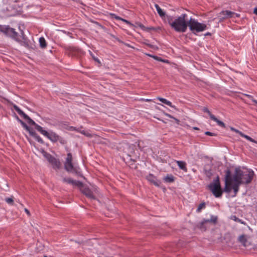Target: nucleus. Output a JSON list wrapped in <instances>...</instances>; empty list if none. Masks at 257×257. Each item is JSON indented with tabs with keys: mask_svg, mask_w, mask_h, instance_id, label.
<instances>
[{
	"mask_svg": "<svg viewBox=\"0 0 257 257\" xmlns=\"http://www.w3.org/2000/svg\"><path fill=\"white\" fill-rule=\"evenodd\" d=\"M4 4H10L11 3L8 2V1H7H7L4 0Z\"/></svg>",
	"mask_w": 257,
	"mask_h": 257,
	"instance_id": "nucleus-51",
	"label": "nucleus"
},
{
	"mask_svg": "<svg viewBox=\"0 0 257 257\" xmlns=\"http://www.w3.org/2000/svg\"><path fill=\"white\" fill-rule=\"evenodd\" d=\"M14 109L20 114L22 116L24 119L27 120L28 123L30 125L35 126V128L40 132L42 135L47 138L49 140L53 143L59 141L62 144H65L66 141L62 137L59 136L56 133L51 131L47 132L43 129V128L37 124L33 119H32L28 115L25 114L19 107L14 104L13 105Z\"/></svg>",
	"mask_w": 257,
	"mask_h": 257,
	"instance_id": "nucleus-1",
	"label": "nucleus"
},
{
	"mask_svg": "<svg viewBox=\"0 0 257 257\" xmlns=\"http://www.w3.org/2000/svg\"><path fill=\"white\" fill-rule=\"evenodd\" d=\"M27 131H29L30 127L28 126L25 122L22 125Z\"/></svg>",
	"mask_w": 257,
	"mask_h": 257,
	"instance_id": "nucleus-40",
	"label": "nucleus"
},
{
	"mask_svg": "<svg viewBox=\"0 0 257 257\" xmlns=\"http://www.w3.org/2000/svg\"><path fill=\"white\" fill-rule=\"evenodd\" d=\"M208 189L212 193L213 195L216 197H220L223 193L219 181V177L217 176L216 179L207 186Z\"/></svg>",
	"mask_w": 257,
	"mask_h": 257,
	"instance_id": "nucleus-4",
	"label": "nucleus"
},
{
	"mask_svg": "<svg viewBox=\"0 0 257 257\" xmlns=\"http://www.w3.org/2000/svg\"><path fill=\"white\" fill-rule=\"evenodd\" d=\"M94 59L95 61H97V62H100L98 60V59L97 58H94Z\"/></svg>",
	"mask_w": 257,
	"mask_h": 257,
	"instance_id": "nucleus-55",
	"label": "nucleus"
},
{
	"mask_svg": "<svg viewBox=\"0 0 257 257\" xmlns=\"http://www.w3.org/2000/svg\"><path fill=\"white\" fill-rule=\"evenodd\" d=\"M138 26L140 27L142 29L145 30L146 29V27H145L143 24L141 23H137Z\"/></svg>",
	"mask_w": 257,
	"mask_h": 257,
	"instance_id": "nucleus-37",
	"label": "nucleus"
},
{
	"mask_svg": "<svg viewBox=\"0 0 257 257\" xmlns=\"http://www.w3.org/2000/svg\"><path fill=\"white\" fill-rule=\"evenodd\" d=\"M155 29L154 27H149L146 28L145 30L149 31V30H154Z\"/></svg>",
	"mask_w": 257,
	"mask_h": 257,
	"instance_id": "nucleus-44",
	"label": "nucleus"
},
{
	"mask_svg": "<svg viewBox=\"0 0 257 257\" xmlns=\"http://www.w3.org/2000/svg\"><path fill=\"white\" fill-rule=\"evenodd\" d=\"M253 176L254 172L252 171L244 172L241 170L240 176L241 184L250 183L253 179Z\"/></svg>",
	"mask_w": 257,
	"mask_h": 257,
	"instance_id": "nucleus-9",
	"label": "nucleus"
},
{
	"mask_svg": "<svg viewBox=\"0 0 257 257\" xmlns=\"http://www.w3.org/2000/svg\"><path fill=\"white\" fill-rule=\"evenodd\" d=\"M125 149H130V152H125V153H126V155L128 157H130L131 156V154L133 152V146H131L128 145H125Z\"/></svg>",
	"mask_w": 257,
	"mask_h": 257,
	"instance_id": "nucleus-27",
	"label": "nucleus"
},
{
	"mask_svg": "<svg viewBox=\"0 0 257 257\" xmlns=\"http://www.w3.org/2000/svg\"><path fill=\"white\" fill-rule=\"evenodd\" d=\"M115 40H116V41H117L118 42L120 43L124 44H125L126 46H128V47H130V46L128 44H125L124 42H123L122 41H121L119 38H117V37H116V38H115Z\"/></svg>",
	"mask_w": 257,
	"mask_h": 257,
	"instance_id": "nucleus-38",
	"label": "nucleus"
},
{
	"mask_svg": "<svg viewBox=\"0 0 257 257\" xmlns=\"http://www.w3.org/2000/svg\"><path fill=\"white\" fill-rule=\"evenodd\" d=\"M146 101L147 102H149V101H151V99H146Z\"/></svg>",
	"mask_w": 257,
	"mask_h": 257,
	"instance_id": "nucleus-59",
	"label": "nucleus"
},
{
	"mask_svg": "<svg viewBox=\"0 0 257 257\" xmlns=\"http://www.w3.org/2000/svg\"><path fill=\"white\" fill-rule=\"evenodd\" d=\"M64 167L65 170L69 172H73L77 175L79 174V172L75 168L72 164V156L71 153L67 154V158L64 164Z\"/></svg>",
	"mask_w": 257,
	"mask_h": 257,
	"instance_id": "nucleus-7",
	"label": "nucleus"
},
{
	"mask_svg": "<svg viewBox=\"0 0 257 257\" xmlns=\"http://www.w3.org/2000/svg\"><path fill=\"white\" fill-rule=\"evenodd\" d=\"M100 26L102 29H103V28H104V27H103L102 26L100 25Z\"/></svg>",
	"mask_w": 257,
	"mask_h": 257,
	"instance_id": "nucleus-62",
	"label": "nucleus"
},
{
	"mask_svg": "<svg viewBox=\"0 0 257 257\" xmlns=\"http://www.w3.org/2000/svg\"><path fill=\"white\" fill-rule=\"evenodd\" d=\"M205 134L206 135H207V136H216V135L214 133H212L211 132H206L205 133Z\"/></svg>",
	"mask_w": 257,
	"mask_h": 257,
	"instance_id": "nucleus-36",
	"label": "nucleus"
},
{
	"mask_svg": "<svg viewBox=\"0 0 257 257\" xmlns=\"http://www.w3.org/2000/svg\"><path fill=\"white\" fill-rule=\"evenodd\" d=\"M155 7L159 16L163 18L165 16V13L160 8L158 5L155 4Z\"/></svg>",
	"mask_w": 257,
	"mask_h": 257,
	"instance_id": "nucleus-21",
	"label": "nucleus"
},
{
	"mask_svg": "<svg viewBox=\"0 0 257 257\" xmlns=\"http://www.w3.org/2000/svg\"><path fill=\"white\" fill-rule=\"evenodd\" d=\"M205 222L208 223L211 222L213 224H216L217 220V217L215 216H211L210 219H205Z\"/></svg>",
	"mask_w": 257,
	"mask_h": 257,
	"instance_id": "nucleus-24",
	"label": "nucleus"
},
{
	"mask_svg": "<svg viewBox=\"0 0 257 257\" xmlns=\"http://www.w3.org/2000/svg\"><path fill=\"white\" fill-rule=\"evenodd\" d=\"M173 119L175 120V122H176L178 124H179V123H180V120H179L178 119H177V118H175V117H174V118H173Z\"/></svg>",
	"mask_w": 257,
	"mask_h": 257,
	"instance_id": "nucleus-46",
	"label": "nucleus"
},
{
	"mask_svg": "<svg viewBox=\"0 0 257 257\" xmlns=\"http://www.w3.org/2000/svg\"><path fill=\"white\" fill-rule=\"evenodd\" d=\"M80 132L83 135H85V136L91 138L92 137L93 135H91L90 133L85 132V131L83 130L82 131H80Z\"/></svg>",
	"mask_w": 257,
	"mask_h": 257,
	"instance_id": "nucleus-31",
	"label": "nucleus"
},
{
	"mask_svg": "<svg viewBox=\"0 0 257 257\" xmlns=\"http://www.w3.org/2000/svg\"><path fill=\"white\" fill-rule=\"evenodd\" d=\"M164 180L166 182L172 183L174 181V177L172 175H168L164 178Z\"/></svg>",
	"mask_w": 257,
	"mask_h": 257,
	"instance_id": "nucleus-23",
	"label": "nucleus"
},
{
	"mask_svg": "<svg viewBox=\"0 0 257 257\" xmlns=\"http://www.w3.org/2000/svg\"><path fill=\"white\" fill-rule=\"evenodd\" d=\"M205 207V203L204 202H202V203H200L199 205V206H198V208L197 209V211L198 212H200L202 208H204Z\"/></svg>",
	"mask_w": 257,
	"mask_h": 257,
	"instance_id": "nucleus-30",
	"label": "nucleus"
},
{
	"mask_svg": "<svg viewBox=\"0 0 257 257\" xmlns=\"http://www.w3.org/2000/svg\"><path fill=\"white\" fill-rule=\"evenodd\" d=\"M190 30L194 32L196 31L197 32H202L207 28V26L205 24L200 23L198 22L194 19L191 18L188 21V26Z\"/></svg>",
	"mask_w": 257,
	"mask_h": 257,
	"instance_id": "nucleus-5",
	"label": "nucleus"
},
{
	"mask_svg": "<svg viewBox=\"0 0 257 257\" xmlns=\"http://www.w3.org/2000/svg\"><path fill=\"white\" fill-rule=\"evenodd\" d=\"M161 62H163L164 63H169V61L168 60H166V59H162V61H161Z\"/></svg>",
	"mask_w": 257,
	"mask_h": 257,
	"instance_id": "nucleus-50",
	"label": "nucleus"
},
{
	"mask_svg": "<svg viewBox=\"0 0 257 257\" xmlns=\"http://www.w3.org/2000/svg\"><path fill=\"white\" fill-rule=\"evenodd\" d=\"M63 182H67L69 184H72L73 185L78 186V187H82L83 186V183L79 181H75L72 180L70 178H64L63 179Z\"/></svg>",
	"mask_w": 257,
	"mask_h": 257,
	"instance_id": "nucleus-11",
	"label": "nucleus"
},
{
	"mask_svg": "<svg viewBox=\"0 0 257 257\" xmlns=\"http://www.w3.org/2000/svg\"><path fill=\"white\" fill-rule=\"evenodd\" d=\"M204 174L209 179H210L212 175V171L211 169L207 170L206 169H204Z\"/></svg>",
	"mask_w": 257,
	"mask_h": 257,
	"instance_id": "nucleus-28",
	"label": "nucleus"
},
{
	"mask_svg": "<svg viewBox=\"0 0 257 257\" xmlns=\"http://www.w3.org/2000/svg\"><path fill=\"white\" fill-rule=\"evenodd\" d=\"M211 34L210 33H207L205 35V36H207V35H210Z\"/></svg>",
	"mask_w": 257,
	"mask_h": 257,
	"instance_id": "nucleus-58",
	"label": "nucleus"
},
{
	"mask_svg": "<svg viewBox=\"0 0 257 257\" xmlns=\"http://www.w3.org/2000/svg\"><path fill=\"white\" fill-rule=\"evenodd\" d=\"M27 131L29 133L30 135L33 137H34L37 134L33 129L31 128L30 127L29 131Z\"/></svg>",
	"mask_w": 257,
	"mask_h": 257,
	"instance_id": "nucleus-34",
	"label": "nucleus"
},
{
	"mask_svg": "<svg viewBox=\"0 0 257 257\" xmlns=\"http://www.w3.org/2000/svg\"><path fill=\"white\" fill-rule=\"evenodd\" d=\"M67 50L69 51L70 52H74L75 51L76 49L74 48L73 47H69L67 48Z\"/></svg>",
	"mask_w": 257,
	"mask_h": 257,
	"instance_id": "nucleus-42",
	"label": "nucleus"
},
{
	"mask_svg": "<svg viewBox=\"0 0 257 257\" xmlns=\"http://www.w3.org/2000/svg\"><path fill=\"white\" fill-rule=\"evenodd\" d=\"M110 17L112 18H114L116 20H120L122 22H124V23H125L127 25H129L130 26H133V24H132L130 21L125 20V19H124L123 18H121V17H119V16H116L115 14H112V13H110Z\"/></svg>",
	"mask_w": 257,
	"mask_h": 257,
	"instance_id": "nucleus-15",
	"label": "nucleus"
},
{
	"mask_svg": "<svg viewBox=\"0 0 257 257\" xmlns=\"http://www.w3.org/2000/svg\"><path fill=\"white\" fill-rule=\"evenodd\" d=\"M240 136L245 138L246 140H247L248 141H249L250 142H251L254 143L255 144H257V141H255L254 139H252L250 137H249V136L244 134L243 133H242V134H241Z\"/></svg>",
	"mask_w": 257,
	"mask_h": 257,
	"instance_id": "nucleus-26",
	"label": "nucleus"
},
{
	"mask_svg": "<svg viewBox=\"0 0 257 257\" xmlns=\"http://www.w3.org/2000/svg\"><path fill=\"white\" fill-rule=\"evenodd\" d=\"M241 170L240 168H235L234 174L231 176L232 184H241Z\"/></svg>",
	"mask_w": 257,
	"mask_h": 257,
	"instance_id": "nucleus-10",
	"label": "nucleus"
},
{
	"mask_svg": "<svg viewBox=\"0 0 257 257\" xmlns=\"http://www.w3.org/2000/svg\"><path fill=\"white\" fill-rule=\"evenodd\" d=\"M208 223L205 222V220H203L197 225V227L201 231H205L208 227Z\"/></svg>",
	"mask_w": 257,
	"mask_h": 257,
	"instance_id": "nucleus-16",
	"label": "nucleus"
},
{
	"mask_svg": "<svg viewBox=\"0 0 257 257\" xmlns=\"http://www.w3.org/2000/svg\"><path fill=\"white\" fill-rule=\"evenodd\" d=\"M165 115L166 116H168V117H170V118H173H173H174V117L173 116L171 115V114H170L167 113H165Z\"/></svg>",
	"mask_w": 257,
	"mask_h": 257,
	"instance_id": "nucleus-43",
	"label": "nucleus"
},
{
	"mask_svg": "<svg viewBox=\"0 0 257 257\" xmlns=\"http://www.w3.org/2000/svg\"><path fill=\"white\" fill-rule=\"evenodd\" d=\"M146 179L151 183L153 184L156 186H159L161 184L160 181L157 180L156 177L152 174H149L146 176Z\"/></svg>",
	"mask_w": 257,
	"mask_h": 257,
	"instance_id": "nucleus-12",
	"label": "nucleus"
},
{
	"mask_svg": "<svg viewBox=\"0 0 257 257\" xmlns=\"http://www.w3.org/2000/svg\"><path fill=\"white\" fill-rule=\"evenodd\" d=\"M234 14V12L229 11H222L219 13V16L223 15V16L220 19L221 20L225 19L227 18H231L232 15Z\"/></svg>",
	"mask_w": 257,
	"mask_h": 257,
	"instance_id": "nucleus-14",
	"label": "nucleus"
},
{
	"mask_svg": "<svg viewBox=\"0 0 257 257\" xmlns=\"http://www.w3.org/2000/svg\"><path fill=\"white\" fill-rule=\"evenodd\" d=\"M0 31L22 45H28L27 39L23 31L21 32V35H19L14 28L9 26H0Z\"/></svg>",
	"mask_w": 257,
	"mask_h": 257,
	"instance_id": "nucleus-2",
	"label": "nucleus"
},
{
	"mask_svg": "<svg viewBox=\"0 0 257 257\" xmlns=\"http://www.w3.org/2000/svg\"><path fill=\"white\" fill-rule=\"evenodd\" d=\"M157 99L160 100L162 103L176 109V106L175 105H173L172 104V102H170V101H168V100H167L164 98L160 97H157Z\"/></svg>",
	"mask_w": 257,
	"mask_h": 257,
	"instance_id": "nucleus-17",
	"label": "nucleus"
},
{
	"mask_svg": "<svg viewBox=\"0 0 257 257\" xmlns=\"http://www.w3.org/2000/svg\"><path fill=\"white\" fill-rule=\"evenodd\" d=\"M211 119L215 121L219 126L224 128L225 127V123L222 121L218 119L214 115L211 116Z\"/></svg>",
	"mask_w": 257,
	"mask_h": 257,
	"instance_id": "nucleus-20",
	"label": "nucleus"
},
{
	"mask_svg": "<svg viewBox=\"0 0 257 257\" xmlns=\"http://www.w3.org/2000/svg\"><path fill=\"white\" fill-rule=\"evenodd\" d=\"M146 55L149 56H150V57H152V56H154V55H151V54H147Z\"/></svg>",
	"mask_w": 257,
	"mask_h": 257,
	"instance_id": "nucleus-56",
	"label": "nucleus"
},
{
	"mask_svg": "<svg viewBox=\"0 0 257 257\" xmlns=\"http://www.w3.org/2000/svg\"><path fill=\"white\" fill-rule=\"evenodd\" d=\"M17 119L21 123V124L22 125L24 122L23 121H22V120H21L19 117L18 116H17Z\"/></svg>",
	"mask_w": 257,
	"mask_h": 257,
	"instance_id": "nucleus-47",
	"label": "nucleus"
},
{
	"mask_svg": "<svg viewBox=\"0 0 257 257\" xmlns=\"http://www.w3.org/2000/svg\"><path fill=\"white\" fill-rule=\"evenodd\" d=\"M176 163L180 169L183 170L184 172H187V168L186 167V163L182 161H176Z\"/></svg>",
	"mask_w": 257,
	"mask_h": 257,
	"instance_id": "nucleus-18",
	"label": "nucleus"
},
{
	"mask_svg": "<svg viewBox=\"0 0 257 257\" xmlns=\"http://www.w3.org/2000/svg\"><path fill=\"white\" fill-rule=\"evenodd\" d=\"M109 35H110V36L111 37H112V38H114L115 39V38H116L114 35H112V34H110Z\"/></svg>",
	"mask_w": 257,
	"mask_h": 257,
	"instance_id": "nucleus-53",
	"label": "nucleus"
},
{
	"mask_svg": "<svg viewBox=\"0 0 257 257\" xmlns=\"http://www.w3.org/2000/svg\"><path fill=\"white\" fill-rule=\"evenodd\" d=\"M253 13L257 16V7L254 9Z\"/></svg>",
	"mask_w": 257,
	"mask_h": 257,
	"instance_id": "nucleus-49",
	"label": "nucleus"
},
{
	"mask_svg": "<svg viewBox=\"0 0 257 257\" xmlns=\"http://www.w3.org/2000/svg\"><path fill=\"white\" fill-rule=\"evenodd\" d=\"M193 128L195 130H199V128L197 127H193Z\"/></svg>",
	"mask_w": 257,
	"mask_h": 257,
	"instance_id": "nucleus-54",
	"label": "nucleus"
},
{
	"mask_svg": "<svg viewBox=\"0 0 257 257\" xmlns=\"http://www.w3.org/2000/svg\"><path fill=\"white\" fill-rule=\"evenodd\" d=\"M25 211L29 216L30 215V211H29V210L28 209L25 208Z\"/></svg>",
	"mask_w": 257,
	"mask_h": 257,
	"instance_id": "nucleus-45",
	"label": "nucleus"
},
{
	"mask_svg": "<svg viewBox=\"0 0 257 257\" xmlns=\"http://www.w3.org/2000/svg\"><path fill=\"white\" fill-rule=\"evenodd\" d=\"M241 184H232V189L233 190L234 192V195L235 196L239 190V187Z\"/></svg>",
	"mask_w": 257,
	"mask_h": 257,
	"instance_id": "nucleus-25",
	"label": "nucleus"
},
{
	"mask_svg": "<svg viewBox=\"0 0 257 257\" xmlns=\"http://www.w3.org/2000/svg\"><path fill=\"white\" fill-rule=\"evenodd\" d=\"M152 58H153L154 59L157 60V61H162V59L161 58H160L158 56H152Z\"/></svg>",
	"mask_w": 257,
	"mask_h": 257,
	"instance_id": "nucleus-39",
	"label": "nucleus"
},
{
	"mask_svg": "<svg viewBox=\"0 0 257 257\" xmlns=\"http://www.w3.org/2000/svg\"><path fill=\"white\" fill-rule=\"evenodd\" d=\"M230 130L233 131V132H235L236 133H237L240 136H241V134H242V132L239 131V130L233 127H230Z\"/></svg>",
	"mask_w": 257,
	"mask_h": 257,
	"instance_id": "nucleus-35",
	"label": "nucleus"
},
{
	"mask_svg": "<svg viewBox=\"0 0 257 257\" xmlns=\"http://www.w3.org/2000/svg\"><path fill=\"white\" fill-rule=\"evenodd\" d=\"M43 257H48V256L46 255H44Z\"/></svg>",
	"mask_w": 257,
	"mask_h": 257,
	"instance_id": "nucleus-63",
	"label": "nucleus"
},
{
	"mask_svg": "<svg viewBox=\"0 0 257 257\" xmlns=\"http://www.w3.org/2000/svg\"><path fill=\"white\" fill-rule=\"evenodd\" d=\"M71 128H73V130H76V128H73V127H71Z\"/></svg>",
	"mask_w": 257,
	"mask_h": 257,
	"instance_id": "nucleus-64",
	"label": "nucleus"
},
{
	"mask_svg": "<svg viewBox=\"0 0 257 257\" xmlns=\"http://www.w3.org/2000/svg\"><path fill=\"white\" fill-rule=\"evenodd\" d=\"M203 111L204 112H206L208 114V115H209L210 118L211 119V116H214V115H213L211 112L208 110V109L207 108V107H203Z\"/></svg>",
	"mask_w": 257,
	"mask_h": 257,
	"instance_id": "nucleus-32",
	"label": "nucleus"
},
{
	"mask_svg": "<svg viewBox=\"0 0 257 257\" xmlns=\"http://www.w3.org/2000/svg\"><path fill=\"white\" fill-rule=\"evenodd\" d=\"M146 55L149 56H150V57H152V56H154V55H151V54H147Z\"/></svg>",
	"mask_w": 257,
	"mask_h": 257,
	"instance_id": "nucleus-57",
	"label": "nucleus"
},
{
	"mask_svg": "<svg viewBox=\"0 0 257 257\" xmlns=\"http://www.w3.org/2000/svg\"><path fill=\"white\" fill-rule=\"evenodd\" d=\"M10 1H11V2H16V1H15V0H10Z\"/></svg>",
	"mask_w": 257,
	"mask_h": 257,
	"instance_id": "nucleus-60",
	"label": "nucleus"
},
{
	"mask_svg": "<svg viewBox=\"0 0 257 257\" xmlns=\"http://www.w3.org/2000/svg\"><path fill=\"white\" fill-rule=\"evenodd\" d=\"M253 102L257 104V100H253Z\"/></svg>",
	"mask_w": 257,
	"mask_h": 257,
	"instance_id": "nucleus-61",
	"label": "nucleus"
},
{
	"mask_svg": "<svg viewBox=\"0 0 257 257\" xmlns=\"http://www.w3.org/2000/svg\"><path fill=\"white\" fill-rule=\"evenodd\" d=\"M5 200L9 204L13 205L14 203V200L12 198H7Z\"/></svg>",
	"mask_w": 257,
	"mask_h": 257,
	"instance_id": "nucleus-33",
	"label": "nucleus"
},
{
	"mask_svg": "<svg viewBox=\"0 0 257 257\" xmlns=\"http://www.w3.org/2000/svg\"><path fill=\"white\" fill-rule=\"evenodd\" d=\"M225 186L223 191L227 193H229L232 189V178L231 171L229 169H227L225 171Z\"/></svg>",
	"mask_w": 257,
	"mask_h": 257,
	"instance_id": "nucleus-8",
	"label": "nucleus"
},
{
	"mask_svg": "<svg viewBox=\"0 0 257 257\" xmlns=\"http://www.w3.org/2000/svg\"><path fill=\"white\" fill-rule=\"evenodd\" d=\"M34 138L39 143L41 144H44L43 140L41 139V138L36 134V135L34 137Z\"/></svg>",
	"mask_w": 257,
	"mask_h": 257,
	"instance_id": "nucleus-29",
	"label": "nucleus"
},
{
	"mask_svg": "<svg viewBox=\"0 0 257 257\" xmlns=\"http://www.w3.org/2000/svg\"><path fill=\"white\" fill-rule=\"evenodd\" d=\"M246 96H247L248 98H249L250 99H251L253 102V100H255V99H253V97L252 96L250 95H249V94H244Z\"/></svg>",
	"mask_w": 257,
	"mask_h": 257,
	"instance_id": "nucleus-41",
	"label": "nucleus"
},
{
	"mask_svg": "<svg viewBox=\"0 0 257 257\" xmlns=\"http://www.w3.org/2000/svg\"><path fill=\"white\" fill-rule=\"evenodd\" d=\"M186 17L187 15L186 14H182L174 21H172L171 17H168V24L175 31L182 33L185 32L188 26V21L185 20Z\"/></svg>",
	"mask_w": 257,
	"mask_h": 257,
	"instance_id": "nucleus-3",
	"label": "nucleus"
},
{
	"mask_svg": "<svg viewBox=\"0 0 257 257\" xmlns=\"http://www.w3.org/2000/svg\"><path fill=\"white\" fill-rule=\"evenodd\" d=\"M82 193L84 194L86 196L91 199H95V196L93 195L92 191L87 187H85L81 190Z\"/></svg>",
	"mask_w": 257,
	"mask_h": 257,
	"instance_id": "nucleus-13",
	"label": "nucleus"
},
{
	"mask_svg": "<svg viewBox=\"0 0 257 257\" xmlns=\"http://www.w3.org/2000/svg\"><path fill=\"white\" fill-rule=\"evenodd\" d=\"M40 46L42 48H45L46 47L47 44L45 39L44 37H41L39 38Z\"/></svg>",
	"mask_w": 257,
	"mask_h": 257,
	"instance_id": "nucleus-22",
	"label": "nucleus"
},
{
	"mask_svg": "<svg viewBox=\"0 0 257 257\" xmlns=\"http://www.w3.org/2000/svg\"><path fill=\"white\" fill-rule=\"evenodd\" d=\"M42 154L48 161L52 164L53 168L54 169L57 170L60 168L61 163L59 159L55 158L51 154L47 153L45 151H42Z\"/></svg>",
	"mask_w": 257,
	"mask_h": 257,
	"instance_id": "nucleus-6",
	"label": "nucleus"
},
{
	"mask_svg": "<svg viewBox=\"0 0 257 257\" xmlns=\"http://www.w3.org/2000/svg\"><path fill=\"white\" fill-rule=\"evenodd\" d=\"M238 240L244 246H246V243L247 239L245 235L242 234L238 237Z\"/></svg>",
	"mask_w": 257,
	"mask_h": 257,
	"instance_id": "nucleus-19",
	"label": "nucleus"
},
{
	"mask_svg": "<svg viewBox=\"0 0 257 257\" xmlns=\"http://www.w3.org/2000/svg\"><path fill=\"white\" fill-rule=\"evenodd\" d=\"M147 45H148L149 47H150V48H154V46H153V45H151V44H147Z\"/></svg>",
	"mask_w": 257,
	"mask_h": 257,
	"instance_id": "nucleus-52",
	"label": "nucleus"
},
{
	"mask_svg": "<svg viewBox=\"0 0 257 257\" xmlns=\"http://www.w3.org/2000/svg\"><path fill=\"white\" fill-rule=\"evenodd\" d=\"M17 119L21 123V124L22 125L24 122L23 121H22V120H21L19 117L18 116H17Z\"/></svg>",
	"mask_w": 257,
	"mask_h": 257,
	"instance_id": "nucleus-48",
	"label": "nucleus"
}]
</instances>
